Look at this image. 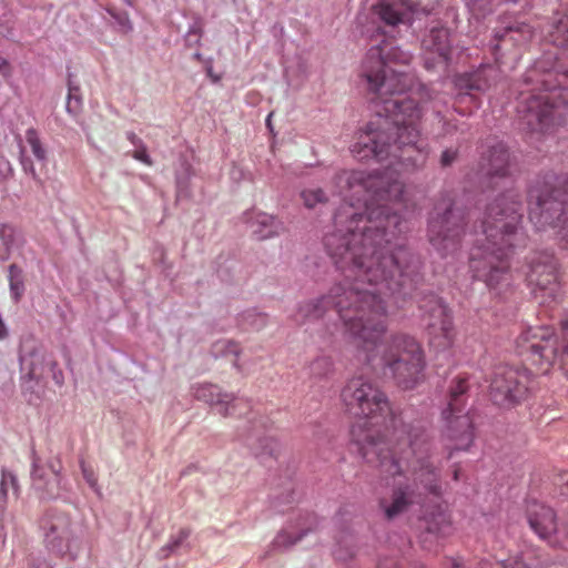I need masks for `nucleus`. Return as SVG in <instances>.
<instances>
[{
	"label": "nucleus",
	"instance_id": "f3484780",
	"mask_svg": "<svg viewBox=\"0 0 568 568\" xmlns=\"http://www.w3.org/2000/svg\"><path fill=\"white\" fill-rule=\"evenodd\" d=\"M50 352L41 344L22 346L19 352L22 393L34 395L33 384L39 385L47 374Z\"/></svg>",
	"mask_w": 568,
	"mask_h": 568
},
{
	"label": "nucleus",
	"instance_id": "09e8293b",
	"mask_svg": "<svg viewBox=\"0 0 568 568\" xmlns=\"http://www.w3.org/2000/svg\"><path fill=\"white\" fill-rule=\"evenodd\" d=\"M80 468L84 480L88 485L97 493H99L98 477L91 466H88L85 462L80 460Z\"/></svg>",
	"mask_w": 568,
	"mask_h": 568
},
{
	"label": "nucleus",
	"instance_id": "f704fd0d",
	"mask_svg": "<svg viewBox=\"0 0 568 568\" xmlns=\"http://www.w3.org/2000/svg\"><path fill=\"white\" fill-rule=\"evenodd\" d=\"M192 530L189 527H183L174 536H171L169 542L161 547L158 551V558L160 560L168 559L171 555L176 554L179 549L186 546L190 549V545L186 542L191 536Z\"/></svg>",
	"mask_w": 568,
	"mask_h": 568
},
{
	"label": "nucleus",
	"instance_id": "8fccbe9b",
	"mask_svg": "<svg viewBox=\"0 0 568 568\" xmlns=\"http://www.w3.org/2000/svg\"><path fill=\"white\" fill-rule=\"evenodd\" d=\"M458 150L457 149H445L442 152L439 163L442 168H449L453 163L458 159Z\"/></svg>",
	"mask_w": 568,
	"mask_h": 568
},
{
	"label": "nucleus",
	"instance_id": "4be33fe9",
	"mask_svg": "<svg viewBox=\"0 0 568 568\" xmlns=\"http://www.w3.org/2000/svg\"><path fill=\"white\" fill-rule=\"evenodd\" d=\"M193 395L197 400L215 406L223 417L235 415L240 406L250 408L247 400L237 398L233 393L222 392L217 385L211 383L194 386Z\"/></svg>",
	"mask_w": 568,
	"mask_h": 568
},
{
	"label": "nucleus",
	"instance_id": "338daca9",
	"mask_svg": "<svg viewBox=\"0 0 568 568\" xmlns=\"http://www.w3.org/2000/svg\"><path fill=\"white\" fill-rule=\"evenodd\" d=\"M568 493V479L562 485V494Z\"/></svg>",
	"mask_w": 568,
	"mask_h": 568
},
{
	"label": "nucleus",
	"instance_id": "0eeeda50",
	"mask_svg": "<svg viewBox=\"0 0 568 568\" xmlns=\"http://www.w3.org/2000/svg\"><path fill=\"white\" fill-rule=\"evenodd\" d=\"M529 220L541 231L557 229L559 245L568 250V175L546 173L528 191Z\"/></svg>",
	"mask_w": 568,
	"mask_h": 568
},
{
	"label": "nucleus",
	"instance_id": "3c124183",
	"mask_svg": "<svg viewBox=\"0 0 568 568\" xmlns=\"http://www.w3.org/2000/svg\"><path fill=\"white\" fill-rule=\"evenodd\" d=\"M14 170L9 160L0 158V182L4 183L13 178Z\"/></svg>",
	"mask_w": 568,
	"mask_h": 568
},
{
	"label": "nucleus",
	"instance_id": "ea45409f",
	"mask_svg": "<svg viewBox=\"0 0 568 568\" xmlns=\"http://www.w3.org/2000/svg\"><path fill=\"white\" fill-rule=\"evenodd\" d=\"M311 530V528L302 529L295 536L283 530L278 532L277 536L274 538L273 546L274 548L277 549H287L297 544L300 540H302L303 537L306 536Z\"/></svg>",
	"mask_w": 568,
	"mask_h": 568
},
{
	"label": "nucleus",
	"instance_id": "a18cd8bd",
	"mask_svg": "<svg viewBox=\"0 0 568 568\" xmlns=\"http://www.w3.org/2000/svg\"><path fill=\"white\" fill-rule=\"evenodd\" d=\"M301 197L304 205L308 209H313L316 204L325 203L327 201L325 192L320 187L302 191Z\"/></svg>",
	"mask_w": 568,
	"mask_h": 568
},
{
	"label": "nucleus",
	"instance_id": "39448f33",
	"mask_svg": "<svg viewBox=\"0 0 568 568\" xmlns=\"http://www.w3.org/2000/svg\"><path fill=\"white\" fill-rule=\"evenodd\" d=\"M376 36L382 39L368 49L361 71V78L367 84L371 108L375 114H387L400 109L402 112L416 116L418 102L406 95L403 74H397L390 69L388 73L387 69L388 63L409 64L413 55L394 45L382 27L376 29Z\"/></svg>",
	"mask_w": 568,
	"mask_h": 568
},
{
	"label": "nucleus",
	"instance_id": "412c9836",
	"mask_svg": "<svg viewBox=\"0 0 568 568\" xmlns=\"http://www.w3.org/2000/svg\"><path fill=\"white\" fill-rule=\"evenodd\" d=\"M494 71L491 64L481 63L476 69L455 74L453 84L457 98L462 101L464 97H469L471 101H476L475 93L485 92L490 88Z\"/></svg>",
	"mask_w": 568,
	"mask_h": 568
},
{
	"label": "nucleus",
	"instance_id": "72a5a7b5",
	"mask_svg": "<svg viewBox=\"0 0 568 568\" xmlns=\"http://www.w3.org/2000/svg\"><path fill=\"white\" fill-rule=\"evenodd\" d=\"M8 282L11 300L18 304L26 293L24 272L17 263L8 266Z\"/></svg>",
	"mask_w": 568,
	"mask_h": 568
},
{
	"label": "nucleus",
	"instance_id": "c756f323",
	"mask_svg": "<svg viewBox=\"0 0 568 568\" xmlns=\"http://www.w3.org/2000/svg\"><path fill=\"white\" fill-rule=\"evenodd\" d=\"M546 39L557 48L568 49V10L554 16Z\"/></svg>",
	"mask_w": 568,
	"mask_h": 568
},
{
	"label": "nucleus",
	"instance_id": "a19ab883",
	"mask_svg": "<svg viewBox=\"0 0 568 568\" xmlns=\"http://www.w3.org/2000/svg\"><path fill=\"white\" fill-rule=\"evenodd\" d=\"M191 168L187 165L183 173L176 174V200H189L192 196L191 191Z\"/></svg>",
	"mask_w": 568,
	"mask_h": 568
},
{
	"label": "nucleus",
	"instance_id": "5701e85b",
	"mask_svg": "<svg viewBox=\"0 0 568 568\" xmlns=\"http://www.w3.org/2000/svg\"><path fill=\"white\" fill-rule=\"evenodd\" d=\"M531 37L532 30L528 23L503 18L500 26L495 29L494 39L490 42V50L495 55V60L499 61V58L503 55L501 50L508 43L510 45H518L527 42Z\"/></svg>",
	"mask_w": 568,
	"mask_h": 568
},
{
	"label": "nucleus",
	"instance_id": "4d7b16f0",
	"mask_svg": "<svg viewBox=\"0 0 568 568\" xmlns=\"http://www.w3.org/2000/svg\"><path fill=\"white\" fill-rule=\"evenodd\" d=\"M126 139L135 146V148H139V146H142V144L144 143L142 141V139H140L134 132L130 131V132H126Z\"/></svg>",
	"mask_w": 568,
	"mask_h": 568
},
{
	"label": "nucleus",
	"instance_id": "79ce46f5",
	"mask_svg": "<svg viewBox=\"0 0 568 568\" xmlns=\"http://www.w3.org/2000/svg\"><path fill=\"white\" fill-rule=\"evenodd\" d=\"M333 372V362L329 357H317L310 365V374L316 379L327 377Z\"/></svg>",
	"mask_w": 568,
	"mask_h": 568
},
{
	"label": "nucleus",
	"instance_id": "393cba45",
	"mask_svg": "<svg viewBox=\"0 0 568 568\" xmlns=\"http://www.w3.org/2000/svg\"><path fill=\"white\" fill-rule=\"evenodd\" d=\"M422 47L425 51L435 54L433 58L425 59V67L427 69H432L436 64L447 65L452 54L449 30L445 27L432 28L428 33L424 36Z\"/></svg>",
	"mask_w": 568,
	"mask_h": 568
},
{
	"label": "nucleus",
	"instance_id": "58836bf2",
	"mask_svg": "<svg viewBox=\"0 0 568 568\" xmlns=\"http://www.w3.org/2000/svg\"><path fill=\"white\" fill-rule=\"evenodd\" d=\"M204 34V20L200 14L193 16V22L189 26L187 32L184 37L185 45L191 48V38H194V44L200 47L202 44V37Z\"/></svg>",
	"mask_w": 568,
	"mask_h": 568
},
{
	"label": "nucleus",
	"instance_id": "dca6fc26",
	"mask_svg": "<svg viewBox=\"0 0 568 568\" xmlns=\"http://www.w3.org/2000/svg\"><path fill=\"white\" fill-rule=\"evenodd\" d=\"M406 438L403 440L398 438L395 446L390 445V442L386 437L387 450L400 459V471L398 474H388V476L395 477L404 473V466L408 464L412 456H416L418 459L427 457L430 452L432 440L428 428L418 422L417 424L409 425L405 430Z\"/></svg>",
	"mask_w": 568,
	"mask_h": 568
},
{
	"label": "nucleus",
	"instance_id": "2eb2a0df",
	"mask_svg": "<svg viewBox=\"0 0 568 568\" xmlns=\"http://www.w3.org/2000/svg\"><path fill=\"white\" fill-rule=\"evenodd\" d=\"M528 284L541 303L552 302L559 294V263L554 252L535 251L529 257Z\"/></svg>",
	"mask_w": 568,
	"mask_h": 568
},
{
	"label": "nucleus",
	"instance_id": "5fc2aeb1",
	"mask_svg": "<svg viewBox=\"0 0 568 568\" xmlns=\"http://www.w3.org/2000/svg\"><path fill=\"white\" fill-rule=\"evenodd\" d=\"M378 568H403L396 561L390 559L381 560L377 565ZM413 568H426L423 564H416Z\"/></svg>",
	"mask_w": 568,
	"mask_h": 568
},
{
	"label": "nucleus",
	"instance_id": "473e14b6",
	"mask_svg": "<svg viewBox=\"0 0 568 568\" xmlns=\"http://www.w3.org/2000/svg\"><path fill=\"white\" fill-rule=\"evenodd\" d=\"M236 322L243 331L260 332L266 327L268 314L258 311L256 307H252L240 313L236 317Z\"/></svg>",
	"mask_w": 568,
	"mask_h": 568
},
{
	"label": "nucleus",
	"instance_id": "b1692460",
	"mask_svg": "<svg viewBox=\"0 0 568 568\" xmlns=\"http://www.w3.org/2000/svg\"><path fill=\"white\" fill-rule=\"evenodd\" d=\"M372 12L378 21L390 29L399 24L410 27L414 21V9L407 0H378Z\"/></svg>",
	"mask_w": 568,
	"mask_h": 568
},
{
	"label": "nucleus",
	"instance_id": "4c0bfd02",
	"mask_svg": "<svg viewBox=\"0 0 568 568\" xmlns=\"http://www.w3.org/2000/svg\"><path fill=\"white\" fill-rule=\"evenodd\" d=\"M26 140L31 148L34 158L42 163L48 161V153L43 146L39 133L34 128H30L26 131Z\"/></svg>",
	"mask_w": 568,
	"mask_h": 568
},
{
	"label": "nucleus",
	"instance_id": "ddd939ff",
	"mask_svg": "<svg viewBox=\"0 0 568 568\" xmlns=\"http://www.w3.org/2000/svg\"><path fill=\"white\" fill-rule=\"evenodd\" d=\"M31 490L40 501L65 500L70 485L63 473L60 455L43 460L34 447L31 448Z\"/></svg>",
	"mask_w": 568,
	"mask_h": 568
},
{
	"label": "nucleus",
	"instance_id": "6e6d98bb",
	"mask_svg": "<svg viewBox=\"0 0 568 568\" xmlns=\"http://www.w3.org/2000/svg\"><path fill=\"white\" fill-rule=\"evenodd\" d=\"M459 130L456 121H444L443 123V133L453 135Z\"/></svg>",
	"mask_w": 568,
	"mask_h": 568
},
{
	"label": "nucleus",
	"instance_id": "f03ea898",
	"mask_svg": "<svg viewBox=\"0 0 568 568\" xmlns=\"http://www.w3.org/2000/svg\"><path fill=\"white\" fill-rule=\"evenodd\" d=\"M523 203L517 194L503 193L484 212L479 229L484 236L476 241L469 256L474 277L498 293L511 285L510 255L526 247L523 229Z\"/></svg>",
	"mask_w": 568,
	"mask_h": 568
},
{
	"label": "nucleus",
	"instance_id": "37998d69",
	"mask_svg": "<svg viewBox=\"0 0 568 568\" xmlns=\"http://www.w3.org/2000/svg\"><path fill=\"white\" fill-rule=\"evenodd\" d=\"M9 487L12 488L13 493L18 495L19 484L16 475L12 471L2 469V477L0 481V503L1 505L7 504Z\"/></svg>",
	"mask_w": 568,
	"mask_h": 568
},
{
	"label": "nucleus",
	"instance_id": "13d9d810",
	"mask_svg": "<svg viewBox=\"0 0 568 568\" xmlns=\"http://www.w3.org/2000/svg\"><path fill=\"white\" fill-rule=\"evenodd\" d=\"M217 275L222 281L231 282L233 280V275L229 272V268L219 267Z\"/></svg>",
	"mask_w": 568,
	"mask_h": 568
},
{
	"label": "nucleus",
	"instance_id": "a878e982",
	"mask_svg": "<svg viewBox=\"0 0 568 568\" xmlns=\"http://www.w3.org/2000/svg\"><path fill=\"white\" fill-rule=\"evenodd\" d=\"M480 171L493 182L496 178H506L509 173V152L505 144L498 142L481 156Z\"/></svg>",
	"mask_w": 568,
	"mask_h": 568
},
{
	"label": "nucleus",
	"instance_id": "0e129e2a",
	"mask_svg": "<svg viewBox=\"0 0 568 568\" xmlns=\"http://www.w3.org/2000/svg\"><path fill=\"white\" fill-rule=\"evenodd\" d=\"M232 365H233V367H235L237 371H241V369H242V367H241V365H240V363H239V357H234V359H233V362H232Z\"/></svg>",
	"mask_w": 568,
	"mask_h": 568
},
{
	"label": "nucleus",
	"instance_id": "c9c22d12",
	"mask_svg": "<svg viewBox=\"0 0 568 568\" xmlns=\"http://www.w3.org/2000/svg\"><path fill=\"white\" fill-rule=\"evenodd\" d=\"M65 110L69 114L75 116L82 110V95L80 85L74 82L72 73H68V97Z\"/></svg>",
	"mask_w": 568,
	"mask_h": 568
},
{
	"label": "nucleus",
	"instance_id": "2f4dec72",
	"mask_svg": "<svg viewBox=\"0 0 568 568\" xmlns=\"http://www.w3.org/2000/svg\"><path fill=\"white\" fill-rule=\"evenodd\" d=\"M418 479L429 494L436 497H440L443 495L439 469L433 464L426 462L420 465Z\"/></svg>",
	"mask_w": 568,
	"mask_h": 568
},
{
	"label": "nucleus",
	"instance_id": "680f3d73",
	"mask_svg": "<svg viewBox=\"0 0 568 568\" xmlns=\"http://www.w3.org/2000/svg\"><path fill=\"white\" fill-rule=\"evenodd\" d=\"M193 59H194V60H196V61H199V62H203V63H204V61L206 60V59H204V58H203L202 53H201V52H199V51H196L195 53H193Z\"/></svg>",
	"mask_w": 568,
	"mask_h": 568
},
{
	"label": "nucleus",
	"instance_id": "bf43d9fd",
	"mask_svg": "<svg viewBox=\"0 0 568 568\" xmlns=\"http://www.w3.org/2000/svg\"><path fill=\"white\" fill-rule=\"evenodd\" d=\"M11 71L9 61L0 55V72L4 75L9 74Z\"/></svg>",
	"mask_w": 568,
	"mask_h": 568
},
{
	"label": "nucleus",
	"instance_id": "49530a36",
	"mask_svg": "<svg viewBox=\"0 0 568 568\" xmlns=\"http://www.w3.org/2000/svg\"><path fill=\"white\" fill-rule=\"evenodd\" d=\"M47 373H51V377L58 387H62L64 385L65 378L63 371L60 368L59 363L52 353L49 357Z\"/></svg>",
	"mask_w": 568,
	"mask_h": 568
},
{
	"label": "nucleus",
	"instance_id": "bb28decb",
	"mask_svg": "<svg viewBox=\"0 0 568 568\" xmlns=\"http://www.w3.org/2000/svg\"><path fill=\"white\" fill-rule=\"evenodd\" d=\"M413 488L408 484L398 485L393 488L390 501L386 499L379 500V507L383 510L384 518L387 521L396 519L398 516L407 511L413 505Z\"/></svg>",
	"mask_w": 568,
	"mask_h": 568
},
{
	"label": "nucleus",
	"instance_id": "052dcab7",
	"mask_svg": "<svg viewBox=\"0 0 568 568\" xmlns=\"http://www.w3.org/2000/svg\"><path fill=\"white\" fill-rule=\"evenodd\" d=\"M7 335H8V332H7L6 325L2 321V318L0 317V338H4Z\"/></svg>",
	"mask_w": 568,
	"mask_h": 568
},
{
	"label": "nucleus",
	"instance_id": "c85d7f7f",
	"mask_svg": "<svg viewBox=\"0 0 568 568\" xmlns=\"http://www.w3.org/2000/svg\"><path fill=\"white\" fill-rule=\"evenodd\" d=\"M252 233L257 241H264L278 236L283 230V223L275 216L266 213H257L251 222Z\"/></svg>",
	"mask_w": 568,
	"mask_h": 568
},
{
	"label": "nucleus",
	"instance_id": "4468645a",
	"mask_svg": "<svg viewBox=\"0 0 568 568\" xmlns=\"http://www.w3.org/2000/svg\"><path fill=\"white\" fill-rule=\"evenodd\" d=\"M530 384L531 376L527 369L499 365L491 375L489 398L498 408L510 410L528 398Z\"/></svg>",
	"mask_w": 568,
	"mask_h": 568
},
{
	"label": "nucleus",
	"instance_id": "69168bd1",
	"mask_svg": "<svg viewBox=\"0 0 568 568\" xmlns=\"http://www.w3.org/2000/svg\"><path fill=\"white\" fill-rule=\"evenodd\" d=\"M453 478H454V480H458L459 479V469L458 468L454 469Z\"/></svg>",
	"mask_w": 568,
	"mask_h": 568
},
{
	"label": "nucleus",
	"instance_id": "cd10ccee",
	"mask_svg": "<svg viewBox=\"0 0 568 568\" xmlns=\"http://www.w3.org/2000/svg\"><path fill=\"white\" fill-rule=\"evenodd\" d=\"M264 425L262 418L254 420V427L247 430V434L241 435L245 445L256 457L274 456L278 444L275 438L262 434L261 427Z\"/></svg>",
	"mask_w": 568,
	"mask_h": 568
},
{
	"label": "nucleus",
	"instance_id": "20e7f679",
	"mask_svg": "<svg viewBox=\"0 0 568 568\" xmlns=\"http://www.w3.org/2000/svg\"><path fill=\"white\" fill-rule=\"evenodd\" d=\"M422 115L417 104V115L410 116L400 109L375 114L349 150L359 161H389V165L402 164L406 170L423 168L428 158L427 144L420 140L417 121Z\"/></svg>",
	"mask_w": 568,
	"mask_h": 568
},
{
	"label": "nucleus",
	"instance_id": "7c9ffc66",
	"mask_svg": "<svg viewBox=\"0 0 568 568\" xmlns=\"http://www.w3.org/2000/svg\"><path fill=\"white\" fill-rule=\"evenodd\" d=\"M0 243L3 246L6 255L1 257L2 261L8 260L13 248L21 246L24 243V237L16 225L9 222L0 223Z\"/></svg>",
	"mask_w": 568,
	"mask_h": 568
},
{
	"label": "nucleus",
	"instance_id": "864d4df0",
	"mask_svg": "<svg viewBox=\"0 0 568 568\" xmlns=\"http://www.w3.org/2000/svg\"><path fill=\"white\" fill-rule=\"evenodd\" d=\"M204 68H205L206 75L212 80V82L217 83L221 81L222 77L220 74L214 73V71H213V59L212 58H207L204 61Z\"/></svg>",
	"mask_w": 568,
	"mask_h": 568
},
{
	"label": "nucleus",
	"instance_id": "603ef678",
	"mask_svg": "<svg viewBox=\"0 0 568 568\" xmlns=\"http://www.w3.org/2000/svg\"><path fill=\"white\" fill-rule=\"evenodd\" d=\"M133 158L146 165H152L153 161L148 153L146 145L143 143L142 146L135 148L133 152Z\"/></svg>",
	"mask_w": 568,
	"mask_h": 568
},
{
	"label": "nucleus",
	"instance_id": "de8ad7c7",
	"mask_svg": "<svg viewBox=\"0 0 568 568\" xmlns=\"http://www.w3.org/2000/svg\"><path fill=\"white\" fill-rule=\"evenodd\" d=\"M20 163L22 166V170L26 174L30 175L31 179L39 185L43 186V181L40 179L39 174L36 171L33 161L24 155V150L21 148L20 151Z\"/></svg>",
	"mask_w": 568,
	"mask_h": 568
},
{
	"label": "nucleus",
	"instance_id": "a211bd4d",
	"mask_svg": "<svg viewBox=\"0 0 568 568\" xmlns=\"http://www.w3.org/2000/svg\"><path fill=\"white\" fill-rule=\"evenodd\" d=\"M526 517L531 530L549 546L558 545L557 515L555 510L537 500H529L526 508Z\"/></svg>",
	"mask_w": 568,
	"mask_h": 568
},
{
	"label": "nucleus",
	"instance_id": "774afa93",
	"mask_svg": "<svg viewBox=\"0 0 568 568\" xmlns=\"http://www.w3.org/2000/svg\"><path fill=\"white\" fill-rule=\"evenodd\" d=\"M515 568H530V567H528V566H527V565H525V564H519V562H517Z\"/></svg>",
	"mask_w": 568,
	"mask_h": 568
},
{
	"label": "nucleus",
	"instance_id": "e433bc0d",
	"mask_svg": "<svg viewBox=\"0 0 568 568\" xmlns=\"http://www.w3.org/2000/svg\"><path fill=\"white\" fill-rule=\"evenodd\" d=\"M211 353L214 357H225L229 355L240 357L242 349L240 344L233 339H221L212 345Z\"/></svg>",
	"mask_w": 568,
	"mask_h": 568
},
{
	"label": "nucleus",
	"instance_id": "f8f14e48",
	"mask_svg": "<svg viewBox=\"0 0 568 568\" xmlns=\"http://www.w3.org/2000/svg\"><path fill=\"white\" fill-rule=\"evenodd\" d=\"M38 523L43 532L44 546L50 552L68 561L78 558L82 542L69 513L58 507H48Z\"/></svg>",
	"mask_w": 568,
	"mask_h": 568
},
{
	"label": "nucleus",
	"instance_id": "9d476101",
	"mask_svg": "<svg viewBox=\"0 0 568 568\" xmlns=\"http://www.w3.org/2000/svg\"><path fill=\"white\" fill-rule=\"evenodd\" d=\"M562 341L560 342L550 326L529 327L524 334L528 343L527 361L540 374L558 369L568 377V315L560 321Z\"/></svg>",
	"mask_w": 568,
	"mask_h": 568
},
{
	"label": "nucleus",
	"instance_id": "6e6552de",
	"mask_svg": "<svg viewBox=\"0 0 568 568\" xmlns=\"http://www.w3.org/2000/svg\"><path fill=\"white\" fill-rule=\"evenodd\" d=\"M382 363L395 385L403 390L414 389L424 381V349L410 335H392L383 351Z\"/></svg>",
	"mask_w": 568,
	"mask_h": 568
},
{
	"label": "nucleus",
	"instance_id": "423d86ee",
	"mask_svg": "<svg viewBox=\"0 0 568 568\" xmlns=\"http://www.w3.org/2000/svg\"><path fill=\"white\" fill-rule=\"evenodd\" d=\"M525 90L517 105L519 125L528 132L546 133L559 124L557 110L548 94L568 89V53L545 52L525 72Z\"/></svg>",
	"mask_w": 568,
	"mask_h": 568
},
{
	"label": "nucleus",
	"instance_id": "aec40b11",
	"mask_svg": "<svg viewBox=\"0 0 568 568\" xmlns=\"http://www.w3.org/2000/svg\"><path fill=\"white\" fill-rule=\"evenodd\" d=\"M418 540L424 549H432L439 538L448 536L452 531L449 515L435 507L427 510L417 524Z\"/></svg>",
	"mask_w": 568,
	"mask_h": 568
},
{
	"label": "nucleus",
	"instance_id": "6ab92c4d",
	"mask_svg": "<svg viewBox=\"0 0 568 568\" xmlns=\"http://www.w3.org/2000/svg\"><path fill=\"white\" fill-rule=\"evenodd\" d=\"M419 308L429 333L449 339L453 332V316L443 298L429 294L424 297Z\"/></svg>",
	"mask_w": 568,
	"mask_h": 568
},
{
	"label": "nucleus",
	"instance_id": "e2e57ef3",
	"mask_svg": "<svg viewBox=\"0 0 568 568\" xmlns=\"http://www.w3.org/2000/svg\"><path fill=\"white\" fill-rule=\"evenodd\" d=\"M196 467L194 465H190L187 466L186 468H184L182 471H181V476H185L187 474H190L192 470H194Z\"/></svg>",
	"mask_w": 568,
	"mask_h": 568
},
{
	"label": "nucleus",
	"instance_id": "7ed1b4c3",
	"mask_svg": "<svg viewBox=\"0 0 568 568\" xmlns=\"http://www.w3.org/2000/svg\"><path fill=\"white\" fill-rule=\"evenodd\" d=\"M341 399L345 410L358 418L351 428V437L362 458L382 473L398 474L400 459L385 447L387 417L396 428L386 394L374 382L358 376L349 379L342 388Z\"/></svg>",
	"mask_w": 568,
	"mask_h": 568
},
{
	"label": "nucleus",
	"instance_id": "c03bdc74",
	"mask_svg": "<svg viewBox=\"0 0 568 568\" xmlns=\"http://www.w3.org/2000/svg\"><path fill=\"white\" fill-rule=\"evenodd\" d=\"M106 12L111 16V18L114 20L115 27L118 31L122 33H128L132 31V22L130 20L129 13L123 10H118L114 7L108 6L105 8Z\"/></svg>",
	"mask_w": 568,
	"mask_h": 568
},
{
	"label": "nucleus",
	"instance_id": "1a4fd4ad",
	"mask_svg": "<svg viewBox=\"0 0 568 568\" xmlns=\"http://www.w3.org/2000/svg\"><path fill=\"white\" fill-rule=\"evenodd\" d=\"M465 234L466 211L456 205L449 192L440 193L427 221L429 243L445 257L460 248Z\"/></svg>",
	"mask_w": 568,
	"mask_h": 568
},
{
	"label": "nucleus",
	"instance_id": "f257e3e1",
	"mask_svg": "<svg viewBox=\"0 0 568 568\" xmlns=\"http://www.w3.org/2000/svg\"><path fill=\"white\" fill-rule=\"evenodd\" d=\"M339 193L363 197L364 212L344 201L334 214V231L324 247L344 278L327 294L300 304L304 320H318L334 308L358 356L371 365L386 333L384 296L410 295L423 282V262L399 237L404 220L394 205L402 202L404 185L378 171H341Z\"/></svg>",
	"mask_w": 568,
	"mask_h": 568
},
{
	"label": "nucleus",
	"instance_id": "9b49d317",
	"mask_svg": "<svg viewBox=\"0 0 568 568\" xmlns=\"http://www.w3.org/2000/svg\"><path fill=\"white\" fill-rule=\"evenodd\" d=\"M468 390L467 377L458 376L453 379L447 407L442 412L445 422L443 437L453 443L449 457L455 450H467L475 438L474 422L466 412Z\"/></svg>",
	"mask_w": 568,
	"mask_h": 568
}]
</instances>
